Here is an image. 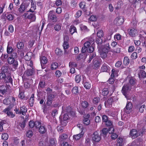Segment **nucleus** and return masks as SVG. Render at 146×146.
Instances as JSON below:
<instances>
[{"label": "nucleus", "instance_id": "obj_24", "mask_svg": "<svg viewBox=\"0 0 146 146\" xmlns=\"http://www.w3.org/2000/svg\"><path fill=\"white\" fill-rule=\"evenodd\" d=\"M40 61L42 66V64H46L48 60L46 57L43 56L40 58Z\"/></svg>", "mask_w": 146, "mask_h": 146}, {"label": "nucleus", "instance_id": "obj_49", "mask_svg": "<svg viewBox=\"0 0 146 146\" xmlns=\"http://www.w3.org/2000/svg\"><path fill=\"white\" fill-rule=\"evenodd\" d=\"M50 144L52 145H54L56 144V141L55 139H51L49 141Z\"/></svg>", "mask_w": 146, "mask_h": 146}, {"label": "nucleus", "instance_id": "obj_39", "mask_svg": "<svg viewBox=\"0 0 146 146\" xmlns=\"http://www.w3.org/2000/svg\"><path fill=\"white\" fill-rule=\"evenodd\" d=\"M58 67V64L56 62H54L51 65V68L52 70H55Z\"/></svg>", "mask_w": 146, "mask_h": 146}, {"label": "nucleus", "instance_id": "obj_33", "mask_svg": "<svg viewBox=\"0 0 146 146\" xmlns=\"http://www.w3.org/2000/svg\"><path fill=\"white\" fill-rule=\"evenodd\" d=\"M28 19H29L32 21H34L36 19V17L35 14L33 13H30L27 16Z\"/></svg>", "mask_w": 146, "mask_h": 146}, {"label": "nucleus", "instance_id": "obj_26", "mask_svg": "<svg viewBox=\"0 0 146 146\" xmlns=\"http://www.w3.org/2000/svg\"><path fill=\"white\" fill-rule=\"evenodd\" d=\"M69 32L71 35L77 32L76 28L74 26H71L69 29Z\"/></svg>", "mask_w": 146, "mask_h": 146}, {"label": "nucleus", "instance_id": "obj_52", "mask_svg": "<svg viewBox=\"0 0 146 146\" xmlns=\"http://www.w3.org/2000/svg\"><path fill=\"white\" fill-rule=\"evenodd\" d=\"M11 64L13 66L14 68H16L18 64V61L16 60H15Z\"/></svg>", "mask_w": 146, "mask_h": 146}, {"label": "nucleus", "instance_id": "obj_63", "mask_svg": "<svg viewBox=\"0 0 146 146\" xmlns=\"http://www.w3.org/2000/svg\"><path fill=\"white\" fill-rule=\"evenodd\" d=\"M67 112L68 114L69 115H70L74 116L75 115V112L73 110H68V111H67Z\"/></svg>", "mask_w": 146, "mask_h": 146}, {"label": "nucleus", "instance_id": "obj_5", "mask_svg": "<svg viewBox=\"0 0 146 146\" xmlns=\"http://www.w3.org/2000/svg\"><path fill=\"white\" fill-rule=\"evenodd\" d=\"M100 58H96L93 60L94 68L95 69H98L100 66Z\"/></svg>", "mask_w": 146, "mask_h": 146}, {"label": "nucleus", "instance_id": "obj_13", "mask_svg": "<svg viewBox=\"0 0 146 146\" xmlns=\"http://www.w3.org/2000/svg\"><path fill=\"white\" fill-rule=\"evenodd\" d=\"M113 102V99L111 98H109L105 102V105L107 108H109L112 105V103Z\"/></svg>", "mask_w": 146, "mask_h": 146}, {"label": "nucleus", "instance_id": "obj_50", "mask_svg": "<svg viewBox=\"0 0 146 146\" xmlns=\"http://www.w3.org/2000/svg\"><path fill=\"white\" fill-rule=\"evenodd\" d=\"M8 135L6 133H3L2 135L1 138L2 139L6 140L8 139Z\"/></svg>", "mask_w": 146, "mask_h": 146}, {"label": "nucleus", "instance_id": "obj_29", "mask_svg": "<svg viewBox=\"0 0 146 146\" xmlns=\"http://www.w3.org/2000/svg\"><path fill=\"white\" fill-rule=\"evenodd\" d=\"M17 46L18 49H23L24 47V44L23 42L19 41L17 43Z\"/></svg>", "mask_w": 146, "mask_h": 146}, {"label": "nucleus", "instance_id": "obj_44", "mask_svg": "<svg viewBox=\"0 0 146 146\" xmlns=\"http://www.w3.org/2000/svg\"><path fill=\"white\" fill-rule=\"evenodd\" d=\"M97 36L100 38H101L103 36V32L102 30H100L98 31L97 33Z\"/></svg>", "mask_w": 146, "mask_h": 146}, {"label": "nucleus", "instance_id": "obj_20", "mask_svg": "<svg viewBox=\"0 0 146 146\" xmlns=\"http://www.w3.org/2000/svg\"><path fill=\"white\" fill-rule=\"evenodd\" d=\"M117 145L118 146H122L124 144L123 139L119 137L117 139Z\"/></svg>", "mask_w": 146, "mask_h": 146}, {"label": "nucleus", "instance_id": "obj_3", "mask_svg": "<svg viewBox=\"0 0 146 146\" xmlns=\"http://www.w3.org/2000/svg\"><path fill=\"white\" fill-rule=\"evenodd\" d=\"M46 94V104L48 106H50L52 104V101L55 98V96L53 94H49L48 92H47Z\"/></svg>", "mask_w": 146, "mask_h": 146}, {"label": "nucleus", "instance_id": "obj_17", "mask_svg": "<svg viewBox=\"0 0 146 146\" xmlns=\"http://www.w3.org/2000/svg\"><path fill=\"white\" fill-rule=\"evenodd\" d=\"M129 89V87L128 85H124L122 88L121 92L124 95H125L127 91Z\"/></svg>", "mask_w": 146, "mask_h": 146}, {"label": "nucleus", "instance_id": "obj_48", "mask_svg": "<svg viewBox=\"0 0 146 146\" xmlns=\"http://www.w3.org/2000/svg\"><path fill=\"white\" fill-rule=\"evenodd\" d=\"M72 92L74 94H77L78 93V87H74L72 90Z\"/></svg>", "mask_w": 146, "mask_h": 146}, {"label": "nucleus", "instance_id": "obj_53", "mask_svg": "<svg viewBox=\"0 0 146 146\" xmlns=\"http://www.w3.org/2000/svg\"><path fill=\"white\" fill-rule=\"evenodd\" d=\"M97 17L95 15H92L90 18L89 20L90 21H96Z\"/></svg>", "mask_w": 146, "mask_h": 146}, {"label": "nucleus", "instance_id": "obj_4", "mask_svg": "<svg viewBox=\"0 0 146 146\" xmlns=\"http://www.w3.org/2000/svg\"><path fill=\"white\" fill-rule=\"evenodd\" d=\"M129 135L132 138L135 139L139 136L140 134L137 130L133 129L130 131Z\"/></svg>", "mask_w": 146, "mask_h": 146}, {"label": "nucleus", "instance_id": "obj_25", "mask_svg": "<svg viewBox=\"0 0 146 146\" xmlns=\"http://www.w3.org/2000/svg\"><path fill=\"white\" fill-rule=\"evenodd\" d=\"M4 112L6 113L8 116L11 117H13L15 116V114L10 111V110H5L4 111Z\"/></svg>", "mask_w": 146, "mask_h": 146}, {"label": "nucleus", "instance_id": "obj_23", "mask_svg": "<svg viewBox=\"0 0 146 146\" xmlns=\"http://www.w3.org/2000/svg\"><path fill=\"white\" fill-rule=\"evenodd\" d=\"M31 9H30L29 11L30 12H34V11L33 10H35L36 9V3L35 2H34L32 1L31 2Z\"/></svg>", "mask_w": 146, "mask_h": 146}, {"label": "nucleus", "instance_id": "obj_56", "mask_svg": "<svg viewBox=\"0 0 146 146\" xmlns=\"http://www.w3.org/2000/svg\"><path fill=\"white\" fill-rule=\"evenodd\" d=\"M114 38L117 40H119L121 39V36L119 34H117L115 35Z\"/></svg>", "mask_w": 146, "mask_h": 146}, {"label": "nucleus", "instance_id": "obj_41", "mask_svg": "<svg viewBox=\"0 0 146 146\" xmlns=\"http://www.w3.org/2000/svg\"><path fill=\"white\" fill-rule=\"evenodd\" d=\"M75 81L77 83H79L81 80V76L80 75L76 76L75 78Z\"/></svg>", "mask_w": 146, "mask_h": 146}, {"label": "nucleus", "instance_id": "obj_57", "mask_svg": "<svg viewBox=\"0 0 146 146\" xmlns=\"http://www.w3.org/2000/svg\"><path fill=\"white\" fill-rule=\"evenodd\" d=\"M8 56V54H3L0 57V58L2 60H4L5 59H7Z\"/></svg>", "mask_w": 146, "mask_h": 146}, {"label": "nucleus", "instance_id": "obj_21", "mask_svg": "<svg viewBox=\"0 0 146 146\" xmlns=\"http://www.w3.org/2000/svg\"><path fill=\"white\" fill-rule=\"evenodd\" d=\"M68 137V135L65 134H63L60 135L59 140L60 141H62L66 139Z\"/></svg>", "mask_w": 146, "mask_h": 146}, {"label": "nucleus", "instance_id": "obj_1", "mask_svg": "<svg viewBox=\"0 0 146 146\" xmlns=\"http://www.w3.org/2000/svg\"><path fill=\"white\" fill-rule=\"evenodd\" d=\"M29 2L22 3L20 5V7L19 8V11L21 13H23L25 11H27V10L29 6Z\"/></svg>", "mask_w": 146, "mask_h": 146}, {"label": "nucleus", "instance_id": "obj_64", "mask_svg": "<svg viewBox=\"0 0 146 146\" xmlns=\"http://www.w3.org/2000/svg\"><path fill=\"white\" fill-rule=\"evenodd\" d=\"M33 134L32 131L29 130L27 132V137L30 138L32 136Z\"/></svg>", "mask_w": 146, "mask_h": 146}, {"label": "nucleus", "instance_id": "obj_6", "mask_svg": "<svg viewBox=\"0 0 146 146\" xmlns=\"http://www.w3.org/2000/svg\"><path fill=\"white\" fill-rule=\"evenodd\" d=\"M123 22V18L120 17H117L114 21V23L117 25H122Z\"/></svg>", "mask_w": 146, "mask_h": 146}, {"label": "nucleus", "instance_id": "obj_15", "mask_svg": "<svg viewBox=\"0 0 146 146\" xmlns=\"http://www.w3.org/2000/svg\"><path fill=\"white\" fill-rule=\"evenodd\" d=\"M138 75L139 78L141 77L145 78L146 77V73L143 70H138Z\"/></svg>", "mask_w": 146, "mask_h": 146}, {"label": "nucleus", "instance_id": "obj_8", "mask_svg": "<svg viewBox=\"0 0 146 146\" xmlns=\"http://www.w3.org/2000/svg\"><path fill=\"white\" fill-rule=\"evenodd\" d=\"M101 139L100 136L97 131L95 132L93 134L92 140L96 142H99Z\"/></svg>", "mask_w": 146, "mask_h": 146}, {"label": "nucleus", "instance_id": "obj_36", "mask_svg": "<svg viewBox=\"0 0 146 146\" xmlns=\"http://www.w3.org/2000/svg\"><path fill=\"white\" fill-rule=\"evenodd\" d=\"M11 98H10V97H9L8 98H6L4 99L3 101V104H5V105H8L10 104L11 100Z\"/></svg>", "mask_w": 146, "mask_h": 146}, {"label": "nucleus", "instance_id": "obj_16", "mask_svg": "<svg viewBox=\"0 0 146 146\" xmlns=\"http://www.w3.org/2000/svg\"><path fill=\"white\" fill-rule=\"evenodd\" d=\"M46 131V129L44 125H41V126L38 128V131L41 134H43L45 133Z\"/></svg>", "mask_w": 146, "mask_h": 146}, {"label": "nucleus", "instance_id": "obj_35", "mask_svg": "<svg viewBox=\"0 0 146 146\" xmlns=\"http://www.w3.org/2000/svg\"><path fill=\"white\" fill-rule=\"evenodd\" d=\"M88 105V103L86 101H83L81 103V106L84 109L87 108Z\"/></svg>", "mask_w": 146, "mask_h": 146}, {"label": "nucleus", "instance_id": "obj_42", "mask_svg": "<svg viewBox=\"0 0 146 146\" xmlns=\"http://www.w3.org/2000/svg\"><path fill=\"white\" fill-rule=\"evenodd\" d=\"M16 58H15L14 57L11 56V57H10L8 58L7 60L9 64H11V63H12L13 62L16 60L15 59Z\"/></svg>", "mask_w": 146, "mask_h": 146}, {"label": "nucleus", "instance_id": "obj_45", "mask_svg": "<svg viewBox=\"0 0 146 146\" xmlns=\"http://www.w3.org/2000/svg\"><path fill=\"white\" fill-rule=\"evenodd\" d=\"M102 94L104 96L107 95L108 94V90L107 88H104L102 90Z\"/></svg>", "mask_w": 146, "mask_h": 146}, {"label": "nucleus", "instance_id": "obj_62", "mask_svg": "<svg viewBox=\"0 0 146 146\" xmlns=\"http://www.w3.org/2000/svg\"><path fill=\"white\" fill-rule=\"evenodd\" d=\"M96 43L98 44L99 45H101L102 42V40L101 38H97L96 40Z\"/></svg>", "mask_w": 146, "mask_h": 146}, {"label": "nucleus", "instance_id": "obj_37", "mask_svg": "<svg viewBox=\"0 0 146 146\" xmlns=\"http://www.w3.org/2000/svg\"><path fill=\"white\" fill-rule=\"evenodd\" d=\"M61 28V24L60 23H58L55 25L54 27V29L56 31H60Z\"/></svg>", "mask_w": 146, "mask_h": 146}, {"label": "nucleus", "instance_id": "obj_34", "mask_svg": "<svg viewBox=\"0 0 146 146\" xmlns=\"http://www.w3.org/2000/svg\"><path fill=\"white\" fill-rule=\"evenodd\" d=\"M34 94H32L29 100V103L31 106H32L34 102Z\"/></svg>", "mask_w": 146, "mask_h": 146}, {"label": "nucleus", "instance_id": "obj_51", "mask_svg": "<svg viewBox=\"0 0 146 146\" xmlns=\"http://www.w3.org/2000/svg\"><path fill=\"white\" fill-rule=\"evenodd\" d=\"M63 48L65 52L66 51L65 50L68 48L69 47V45L68 43L66 41H64L63 43Z\"/></svg>", "mask_w": 146, "mask_h": 146}, {"label": "nucleus", "instance_id": "obj_47", "mask_svg": "<svg viewBox=\"0 0 146 146\" xmlns=\"http://www.w3.org/2000/svg\"><path fill=\"white\" fill-rule=\"evenodd\" d=\"M91 43L90 41H87L84 43V46L85 47H86V48L88 49V48L91 46Z\"/></svg>", "mask_w": 146, "mask_h": 146}, {"label": "nucleus", "instance_id": "obj_31", "mask_svg": "<svg viewBox=\"0 0 146 146\" xmlns=\"http://www.w3.org/2000/svg\"><path fill=\"white\" fill-rule=\"evenodd\" d=\"M129 33L130 35L131 36H135V35L137 33V30L134 29L133 28L130 30Z\"/></svg>", "mask_w": 146, "mask_h": 146}, {"label": "nucleus", "instance_id": "obj_59", "mask_svg": "<svg viewBox=\"0 0 146 146\" xmlns=\"http://www.w3.org/2000/svg\"><path fill=\"white\" fill-rule=\"evenodd\" d=\"M62 51L59 48H56L55 50V53L56 54L58 55H60L62 54Z\"/></svg>", "mask_w": 146, "mask_h": 146}, {"label": "nucleus", "instance_id": "obj_18", "mask_svg": "<svg viewBox=\"0 0 146 146\" xmlns=\"http://www.w3.org/2000/svg\"><path fill=\"white\" fill-rule=\"evenodd\" d=\"M25 73L28 76H32L34 74V70L33 68L28 69L25 71Z\"/></svg>", "mask_w": 146, "mask_h": 146}, {"label": "nucleus", "instance_id": "obj_32", "mask_svg": "<svg viewBox=\"0 0 146 146\" xmlns=\"http://www.w3.org/2000/svg\"><path fill=\"white\" fill-rule=\"evenodd\" d=\"M7 91V88L5 86H2L0 87V93L3 94H4Z\"/></svg>", "mask_w": 146, "mask_h": 146}, {"label": "nucleus", "instance_id": "obj_38", "mask_svg": "<svg viewBox=\"0 0 146 146\" xmlns=\"http://www.w3.org/2000/svg\"><path fill=\"white\" fill-rule=\"evenodd\" d=\"M129 62V60L127 56L124 57L123 61V64L125 65H127Z\"/></svg>", "mask_w": 146, "mask_h": 146}, {"label": "nucleus", "instance_id": "obj_22", "mask_svg": "<svg viewBox=\"0 0 146 146\" xmlns=\"http://www.w3.org/2000/svg\"><path fill=\"white\" fill-rule=\"evenodd\" d=\"M83 135V133L82 132L76 135H74L73 136V138L74 139L76 140H78Z\"/></svg>", "mask_w": 146, "mask_h": 146}, {"label": "nucleus", "instance_id": "obj_11", "mask_svg": "<svg viewBox=\"0 0 146 146\" xmlns=\"http://www.w3.org/2000/svg\"><path fill=\"white\" fill-rule=\"evenodd\" d=\"M83 84L84 87L86 89H90L91 87V84L89 82L83 79Z\"/></svg>", "mask_w": 146, "mask_h": 146}, {"label": "nucleus", "instance_id": "obj_43", "mask_svg": "<svg viewBox=\"0 0 146 146\" xmlns=\"http://www.w3.org/2000/svg\"><path fill=\"white\" fill-rule=\"evenodd\" d=\"M132 108V105L131 103L130 102H128L127 103L126 106V108L127 110H131Z\"/></svg>", "mask_w": 146, "mask_h": 146}, {"label": "nucleus", "instance_id": "obj_54", "mask_svg": "<svg viewBox=\"0 0 146 146\" xmlns=\"http://www.w3.org/2000/svg\"><path fill=\"white\" fill-rule=\"evenodd\" d=\"M35 126L36 128H38L40 127L41 125V123L40 122H39L38 121H36L35 122Z\"/></svg>", "mask_w": 146, "mask_h": 146}, {"label": "nucleus", "instance_id": "obj_27", "mask_svg": "<svg viewBox=\"0 0 146 146\" xmlns=\"http://www.w3.org/2000/svg\"><path fill=\"white\" fill-rule=\"evenodd\" d=\"M110 130V128L108 129L106 128H104L102 130V135L104 137H105L106 136L108 132H109Z\"/></svg>", "mask_w": 146, "mask_h": 146}, {"label": "nucleus", "instance_id": "obj_58", "mask_svg": "<svg viewBox=\"0 0 146 146\" xmlns=\"http://www.w3.org/2000/svg\"><path fill=\"white\" fill-rule=\"evenodd\" d=\"M83 121V122L85 125H87L89 124L90 121L88 118H85Z\"/></svg>", "mask_w": 146, "mask_h": 146}, {"label": "nucleus", "instance_id": "obj_55", "mask_svg": "<svg viewBox=\"0 0 146 146\" xmlns=\"http://www.w3.org/2000/svg\"><path fill=\"white\" fill-rule=\"evenodd\" d=\"M62 3V1L61 0H56L55 3V4L57 6H61Z\"/></svg>", "mask_w": 146, "mask_h": 146}, {"label": "nucleus", "instance_id": "obj_7", "mask_svg": "<svg viewBox=\"0 0 146 146\" xmlns=\"http://www.w3.org/2000/svg\"><path fill=\"white\" fill-rule=\"evenodd\" d=\"M48 18L50 21L55 22L56 21L57 17L54 12L50 11L49 13Z\"/></svg>", "mask_w": 146, "mask_h": 146}, {"label": "nucleus", "instance_id": "obj_46", "mask_svg": "<svg viewBox=\"0 0 146 146\" xmlns=\"http://www.w3.org/2000/svg\"><path fill=\"white\" fill-rule=\"evenodd\" d=\"M27 110H24V111H22V110H16V113H19L20 114H22L23 115H25L26 114V113L27 111Z\"/></svg>", "mask_w": 146, "mask_h": 146}, {"label": "nucleus", "instance_id": "obj_12", "mask_svg": "<svg viewBox=\"0 0 146 146\" xmlns=\"http://www.w3.org/2000/svg\"><path fill=\"white\" fill-rule=\"evenodd\" d=\"M4 80L5 82L8 83L11 85L12 84V79L10 75H6Z\"/></svg>", "mask_w": 146, "mask_h": 146}, {"label": "nucleus", "instance_id": "obj_61", "mask_svg": "<svg viewBox=\"0 0 146 146\" xmlns=\"http://www.w3.org/2000/svg\"><path fill=\"white\" fill-rule=\"evenodd\" d=\"M26 122V120H24L23 121L20 123L19 125L22 128H24L25 126V125Z\"/></svg>", "mask_w": 146, "mask_h": 146}, {"label": "nucleus", "instance_id": "obj_60", "mask_svg": "<svg viewBox=\"0 0 146 146\" xmlns=\"http://www.w3.org/2000/svg\"><path fill=\"white\" fill-rule=\"evenodd\" d=\"M6 76V74L4 72H2L1 73H0V79L4 80Z\"/></svg>", "mask_w": 146, "mask_h": 146}, {"label": "nucleus", "instance_id": "obj_10", "mask_svg": "<svg viewBox=\"0 0 146 146\" xmlns=\"http://www.w3.org/2000/svg\"><path fill=\"white\" fill-rule=\"evenodd\" d=\"M108 50L105 48H103L100 54V56L103 58H105L107 56V54L108 52Z\"/></svg>", "mask_w": 146, "mask_h": 146}, {"label": "nucleus", "instance_id": "obj_9", "mask_svg": "<svg viewBox=\"0 0 146 146\" xmlns=\"http://www.w3.org/2000/svg\"><path fill=\"white\" fill-rule=\"evenodd\" d=\"M63 115V120L61 121V123L62 125L65 126L66 125V122H64V121H66L69 119L70 117L68 114L67 113V111L66 112V113L64 114V115Z\"/></svg>", "mask_w": 146, "mask_h": 146}, {"label": "nucleus", "instance_id": "obj_19", "mask_svg": "<svg viewBox=\"0 0 146 146\" xmlns=\"http://www.w3.org/2000/svg\"><path fill=\"white\" fill-rule=\"evenodd\" d=\"M96 58H99V57L96 56V54L95 53H90V55L89 58L87 61L88 62L90 63L93 59H94Z\"/></svg>", "mask_w": 146, "mask_h": 146}, {"label": "nucleus", "instance_id": "obj_30", "mask_svg": "<svg viewBox=\"0 0 146 146\" xmlns=\"http://www.w3.org/2000/svg\"><path fill=\"white\" fill-rule=\"evenodd\" d=\"M101 70L102 72H108V69L107 65L104 63L101 67Z\"/></svg>", "mask_w": 146, "mask_h": 146}, {"label": "nucleus", "instance_id": "obj_28", "mask_svg": "<svg viewBox=\"0 0 146 146\" xmlns=\"http://www.w3.org/2000/svg\"><path fill=\"white\" fill-rule=\"evenodd\" d=\"M6 16L7 19L9 21H11L13 20L15 17L13 14L10 13L8 14Z\"/></svg>", "mask_w": 146, "mask_h": 146}, {"label": "nucleus", "instance_id": "obj_2", "mask_svg": "<svg viewBox=\"0 0 146 146\" xmlns=\"http://www.w3.org/2000/svg\"><path fill=\"white\" fill-rule=\"evenodd\" d=\"M7 51V53L10 54L11 56L15 58H17L18 57L17 53L14 51L12 47L9 44H8Z\"/></svg>", "mask_w": 146, "mask_h": 146}, {"label": "nucleus", "instance_id": "obj_14", "mask_svg": "<svg viewBox=\"0 0 146 146\" xmlns=\"http://www.w3.org/2000/svg\"><path fill=\"white\" fill-rule=\"evenodd\" d=\"M110 130H112V131L111 132H109V133L110 134L112 133L111 136V138L112 139L115 140L118 137L117 135L115 133H113L114 132V128L113 127H111L110 128Z\"/></svg>", "mask_w": 146, "mask_h": 146}, {"label": "nucleus", "instance_id": "obj_40", "mask_svg": "<svg viewBox=\"0 0 146 146\" xmlns=\"http://www.w3.org/2000/svg\"><path fill=\"white\" fill-rule=\"evenodd\" d=\"M45 86L46 85L45 82L42 80H40L39 84L38 87L41 88H43L45 87Z\"/></svg>", "mask_w": 146, "mask_h": 146}]
</instances>
